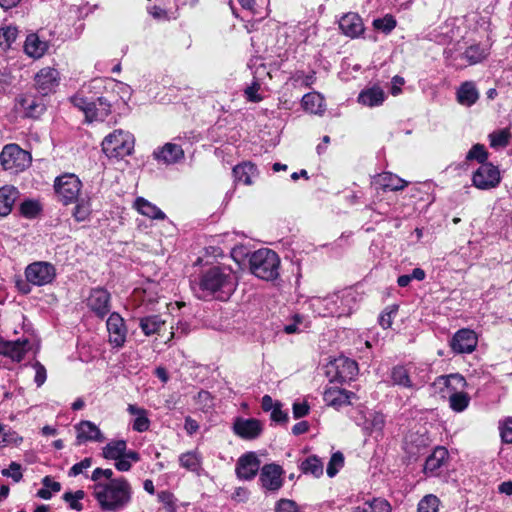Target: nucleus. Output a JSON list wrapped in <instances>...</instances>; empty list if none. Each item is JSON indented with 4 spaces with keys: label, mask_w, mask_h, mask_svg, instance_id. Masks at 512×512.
Listing matches in <instances>:
<instances>
[{
    "label": "nucleus",
    "mask_w": 512,
    "mask_h": 512,
    "mask_svg": "<svg viewBox=\"0 0 512 512\" xmlns=\"http://www.w3.org/2000/svg\"><path fill=\"white\" fill-rule=\"evenodd\" d=\"M130 95V87L114 79L95 78L84 84L70 102L81 110L87 121H103L114 105Z\"/></svg>",
    "instance_id": "nucleus-1"
},
{
    "label": "nucleus",
    "mask_w": 512,
    "mask_h": 512,
    "mask_svg": "<svg viewBox=\"0 0 512 512\" xmlns=\"http://www.w3.org/2000/svg\"><path fill=\"white\" fill-rule=\"evenodd\" d=\"M238 285L237 277L229 266L216 265L201 271L191 282V288L198 299L226 301Z\"/></svg>",
    "instance_id": "nucleus-2"
},
{
    "label": "nucleus",
    "mask_w": 512,
    "mask_h": 512,
    "mask_svg": "<svg viewBox=\"0 0 512 512\" xmlns=\"http://www.w3.org/2000/svg\"><path fill=\"white\" fill-rule=\"evenodd\" d=\"M132 493V487L124 477L93 485V495L103 511L117 512L124 509L131 502Z\"/></svg>",
    "instance_id": "nucleus-3"
},
{
    "label": "nucleus",
    "mask_w": 512,
    "mask_h": 512,
    "mask_svg": "<svg viewBox=\"0 0 512 512\" xmlns=\"http://www.w3.org/2000/svg\"><path fill=\"white\" fill-rule=\"evenodd\" d=\"M309 308L320 317H341L352 313L357 303V293L349 288L326 297H312Z\"/></svg>",
    "instance_id": "nucleus-4"
},
{
    "label": "nucleus",
    "mask_w": 512,
    "mask_h": 512,
    "mask_svg": "<svg viewBox=\"0 0 512 512\" xmlns=\"http://www.w3.org/2000/svg\"><path fill=\"white\" fill-rule=\"evenodd\" d=\"M249 264L251 272L262 280L272 281L279 276L280 258L273 250L263 248L255 251Z\"/></svg>",
    "instance_id": "nucleus-5"
},
{
    "label": "nucleus",
    "mask_w": 512,
    "mask_h": 512,
    "mask_svg": "<svg viewBox=\"0 0 512 512\" xmlns=\"http://www.w3.org/2000/svg\"><path fill=\"white\" fill-rule=\"evenodd\" d=\"M134 137L129 132L115 130L102 141V151L109 158L121 159L132 153Z\"/></svg>",
    "instance_id": "nucleus-6"
},
{
    "label": "nucleus",
    "mask_w": 512,
    "mask_h": 512,
    "mask_svg": "<svg viewBox=\"0 0 512 512\" xmlns=\"http://www.w3.org/2000/svg\"><path fill=\"white\" fill-rule=\"evenodd\" d=\"M82 189V182L72 173H66L56 177L54 190L58 201L64 205L75 203L79 199Z\"/></svg>",
    "instance_id": "nucleus-7"
},
{
    "label": "nucleus",
    "mask_w": 512,
    "mask_h": 512,
    "mask_svg": "<svg viewBox=\"0 0 512 512\" xmlns=\"http://www.w3.org/2000/svg\"><path fill=\"white\" fill-rule=\"evenodd\" d=\"M0 162L4 170L18 173L30 165L31 155L17 144H8L2 149Z\"/></svg>",
    "instance_id": "nucleus-8"
},
{
    "label": "nucleus",
    "mask_w": 512,
    "mask_h": 512,
    "mask_svg": "<svg viewBox=\"0 0 512 512\" xmlns=\"http://www.w3.org/2000/svg\"><path fill=\"white\" fill-rule=\"evenodd\" d=\"M417 368L413 364L397 365L392 368L390 377L393 385H397L410 390H418L424 386L426 380L417 377Z\"/></svg>",
    "instance_id": "nucleus-9"
},
{
    "label": "nucleus",
    "mask_w": 512,
    "mask_h": 512,
    "mask_svg": "<svg viewBox=\"0 0 512 512\" xmlns=\"http://www.w3.org/2000/svg\"><path fill=\"white\" fill-rule=\"evenodd\" d=\"M501 177L498 168L491 163H484L473 173V185L481 190L495 188L500 183Z\"/></svg>",
    "instance_id": "nucleus-10"
},
{
    "label": "nucleus",
    "mask_w": 512,
    "mask_h": 512,
    "mask_svg": "<svg viewBox=\"0 0 512 512\" xmlns=\"http://www.w3.org/2000/svg\"><path fill=\"white\" fill-rule=\"evenodd\" d=\"M55 268L47 262H34L27 266L25 276L28 282L33 285L43 286L55 278Z\"/></svg>",
    "instance_id": "nucleus-11"
},
{
    "label": "nucleus",
    "mask_w": 512,
    "mask_h": 512,
    "mask_svg": "<svg viewBox=\"0 0 512 512\" xmlns=\"http://www.w3.org/2000/svg\"><path fill=\"white\" fill-rule=\"evenodd\" d=\"M467 386L466 379L460 374L442 375L435 379L432 388L435 393H439L442 398L448 399V394H453L460 390H465Z\"/></svg>",
    "instance_id": "nucleus-12"
},
{
    "label": "nucleus",
    "mask_w": 512,
    "mask_h": 512,
    "mask_svg": "<svg viewBox=\"0 0 512 512\" xmlns=\"http://www.w3.org/2000/svg\"><path fill=\"white\" fill-rule=\"evenodd\" d=\"M430 445V439L426 433L409 432L404 438L403 449L409 460H416L424 455Z\"/></svg>",
    "instance_id": "nucleus-13"
},
{
    "label": "nucleus",
    "mask_w": 512,
    "mask_h": 512,
    "mask_svg": "<svg viewBox=\"0 0 512 512\" xmlns=\"http://www.w3.org/2000/svg\"><path fill=\"white\" fill-rule=\"evenodd\" d=\"M74 428L76 431V446H81L88 442L103 443L105 441L104 434L92 421L82 420Z\"/></svg>",
    "instance_id": "nucleus-14"
},
{
    "label": "nucleus",
    "mask_w": 512,
    "mask_h": 512,
    "mask_svg": "<svg viewBox=\"0 0 512 512\" xmlns=\"http://www.w3.org/2000/svg\"><path fill=\"white\" fill-rule=\"evenodd\" d=\"M233 432L244 440H254L258 438L263 431V424L255 418H235L232 426Z\"/></svg>",
    "instance_id": "nucleus-15"
},
{
    "label": "nucleus",
    "mask_w": 512,
    "mask_h": 512,
    "mask_svg": "<svg viewBox=\"0 0 512 512\" xmlns=\"http://www.w3.org/2000/svg\"><path fill=\"white\" fill-rule=\"evenodd\" d=\"M16 109L27 118H38L45 111L43 100L33 94H21L16 98Z\"/></svg>",
    "instance_id": "nucleus-16"
},
{
    "label": "nucleus",
    "mask_w": 512,
    "mask_h": 512,
    "mask_svg": "<svg viewBox=\"0 0 512 512\" xmlns=\"http://www.w3.org/2000/svg\"><path fill=\"white\" fill-rule=\"evenodd\" d=\"M109 343L116 348H120L126 342L127 328L124 319L120 314L111 313L106 322Z\"/></svg>",
    "instance_id": "nucleus-17"
},
{
    "label": "nucleus",
    "mask_w": 512,
    "mask_h": 512,
    "mask_svg": "<svg viewBox=\"0 0 512 512\" xmlns=\"http://www.w3.org/2000/svg\"><path fill=\"white\" fill-rule=\"evenodd\" d=\"M476 333L468 328L458 330L450 341L453 352L457 354L471 353L477 346Z\"/></svg>",
    "instance_id": "nucleus-18"
},
{
    "label": "nucleus",
    "mask_w": 512,
    "mask_h": 512,
    "mask_svg": "<svg viewBox=\"0 0 512 512\" xmlns=\"http://www.w3.org/2000/svg\"><path fill=\"white\" fill-rule=\"evenodd\" d=\"M59 81V72L52 67L42 68L35 75L36 88L42 95H48L54 92L59 85Z\"/></svg>",
    "instance_id": "nucleus-19"
},
{
    "label": "nucleus",
    "mask_w": 512,
    "mask_h": 512,
    "mask_svg": "<svg viewBox=\"0 0 512 512\" xmlns=\"http://www.w3.org/2000/svg\"><path fill=\"white\" fill-rule=\"evenodd\" d=\"M29 349L30 343L26 338L15 341L0 338V354L13 361L20 362Z\"/></svg>",
    "instance_id": "nucleus-20"
},
{
    "label": "nucleus",
    "mask_w": 512,
    "mask_h": 512,
    "mask_svg": "<svg viewBox=\"0 0 512 512\" xmlns=\"http://www.w3.org/2000/svg\"><path fill=\"white\" fill-rule=\"evenodd\" d=\"M260 469V460L255 453L248 452L242 455L236 464V475L241 480L253 479Z\"/></svg>",
    "instance_id": "nucleus-21"
},
{
    "label": "nucleus",
    "mask_w": 512,
    "mask_h": 512,
    "mask_svg": "<svg viewBox=\"0 0 512 512\" xmlns=\"http://www.w3.org/2000/svg\"><path fill=\"white\" fill-rule=\"evenodd\" d=\"M184 150L175 143H165L153 152L154 159L165 165H173L184 159Z\"/></svg>",
    "instance_id": "nucleus-22"
},
{
    "label": "nucleus",
    "mask_w": 512,
    "mask_h": 512,
    "mask_svg": "<svg viewBox=\"0 0 512 512\" xmlns=\"http://www.w3.org/2000/svg\"><path fill=\"white\" fill-rule=\"evenodd\" d=\"M283 469L277 464H266L260 471V482L263 488L277 491L283 485Z\"/></svg>",
    "instance_id": "nucleus-23"
},
{
    "label": "nucleus",
    "mask_w": 512,
    "mask_h": 512,
    "mask_svg": "<svg viewBox=\"0 0 512 512\" xmlns=\"http://www.w3.org/2000/svg\"><path fill=\"white\" fill-rule=\"evenodd\" d=\"M88 307L99 317H104L110 311V294L103 288L92 289L87 299Z\"/></svg>",
    "instance_id": "nucleus-24"
},
{
    "label": "nucleus",
    "mask_w": 512,
    "mask_h": 512,
    "mask_svg": "<svg viewBox=\"0 0 512 512\" xmlns=\"http://www.w3.org/2000/svg\"><path fill=\"white\" fill-rule=\"evenodd\" d=\"M339 28L344 35L357 38L364 32V24L357 13L349 12L339 20Z\"/></svg>",
    "instance_id": "nucleus-25"
},
{
    "label": "nucleus",
    "mask_w": 512,
    "mask_h": 512,
    "mask_svg": "<svg viewBox=\"0 0 512 512\" xmlns=\"http://www.w3.org/2000/svg\"><path fill=\"white\" fill-rule=\"evenodd\" d=\"M354 393L349 392L339 387H329L323 394L324 402L335 409H340L351 403V398L354 397Z\"/></svg>",
    "instance_id": "nucleus-26"
},
{
    "label": "nucleus",
    "mask_w": 512,
    "mask_h": 512,
    "mask_svg": "<svg viewBox=\"0 0 512 512\" xmlns=\"http://www.w3.org/2000/svg\"><path fill=\"white\" fill-rule=\"evenodd\" d=\"M259 175L256 165L250 161L242 162L233 168L235 182L250 186Z\"/></svg>",
    "instance_id": "nucleus-27"
},
{
    "label": "nucleus",
    "mask_w": 512,
    "mask_h": 512,
    "mask_svg": "<svg viewBox=\"0 0 512 512\" xmlns=\"http://www.w3.org/2000/svg\"><path fill=\"white\" fill-rule=\"evenodd\" d=\"M479 91L473 81L463 82L456 91L457 102L465 107L473 106L479 99Z\"/></svg>",
    "instance_id": "nucleus-28"
},
{
    "label": "nucleus",
    "mask_w": 512,
    "mask_h": 512,
    "mask_svg": "<svg viewBox=\"0 0 512 512\" xmlns=\"http://www.w3.org/2000/svg\"><path fill=\"white\" fill-rule=\"evenodd\" d=\"M49 43L46 40L40 38L36 33H31L26 37L24 43L25 53L34 58H41L48 50Z\"/></svg>",
    "instance_id": "nucleus-29"
},
{
    "label": "nucleus",
    "mask_w": 512,
    "mask_h": 512,
    "mask_svg": "<svg viewBox=\"0 0 512 512\" xmlns=\"http://www.w3.org/2000/svg\"><path fill=\"white\" fill-rule=\"evenodd\" d=\"M448 458V451L444 447H436L433 453L426 459L424 473L435 476Z\"/></svg>",
    "instance_id": "nucleus-30"
},
{
    "label": "nucleus",
    "mask_w": 512,
    "mask_h": 512,
    "mask_svg": "<svg viewBox=\"0 0 512 512\" xmlns=\"http://www.w3.org/2000/svg\"><path fill=\"white\" fill-rule=\"evenodd\" d=\"M374 183L383 190L398 191L407 186V181L391 172H383L374 178Z\"/></svg>",
    "instance_id": "nucleus-31"
},
{
    "label": "nucleus",
    "mask_w": 512,
    "mask_h": 512,
    "mask_svg": "<svg viewBox=\"0 0 512 512\" xmlns=\"http://www.w3.org/2000/svg\"><path fill=\"white\" fill-rule=\"evenodd\" d=\"M127 411L130 415L134 416L132 428L136 432H146L150 428V419L148 418V411L144 408L138 407L135 404H129Z\"/></svg>",
    "instance_id": "nucleus-32"
},
{
    "label": "nucleus",
    "mask_w": 512,
    "mask_h": 512,
    "mask_svg": "<svg viewBox=\"0 0 512 512\" xmlns=\"http://www.w3.org/2000/svg\"><path fill=\"white\" fill-rule=\"evenodd\" d=\"M133 206L141 215L152 220L166 219V214L160 208L143 197H137Z\"/></svg>",
    "instance_id": "nucleus-33"
},
{
    "label": "nucleus",
    "mask_w": 512,
    "mask_h": 512,
    "mask_svg": "<svg viewBox=\"0 0 512 512\" xmlns=\"http://www.w3.org/2000/svg\"><path fill=\"white\" fill-rule=\"evenodd\" d=\"M385 100V93L379 86L366 88L358 95V102L364 106L375 107L381 105Z\"/></svg>",
    "instance_id": "nucleus-34"
},
{
    "label": "nucleus",
    "mask_w": 512,
    "mask_h": 512,
    "mask_svg": "<svg viewBox=\"0 0 512 512\" xmlns=\"http://www.w3.org/2000/svg\"><path fill=\"white\" fill-rule=\"evenodd\" d=\"M368 434L382 435L385 426V416L380 412H368L364 415V422L360 424Z\"/></svg>",
    "instance_id": "nucleus-35"
},
{
    "label": "nucleus",
    "mask_w": 512,
    "mask_h": 512,
    "mask_svg": "<svg viewBox=\"0 0 512 512\" xmlns=\"http://www.w3.org/2000/svg\"><path fill=\"white\" fill-rule=\"evenodd\" d=\"M18 197L19 191L15 187L6 185L0 188V216L10 214Z\"/></svg>",
    "instance_id": "nucleus-36"
},
{
    "label": "nucleus",
    "mask_w": 512,
    "mask_h": 512,
    "mask_svg": "<svg viewBox=\"0 0 512 512\" xmlns=\"http://www.w3.org/2000/svg\"><path fill=\"white\" fill-rule=\"evenodd\" d=\"M337 376L341 381L352 380L358 373V364L349 358H339L335 361Z\"/></svg>",
    "instance_id": "nucleus-37"
},
{
    "label": "nucleus",
    "mask_w": 512,
    "mask_h": 512,
    "mask_svg": "<svg viewBox=\"0 0 512 512\" xmlns=\"http://www.w3.org/2000/svg\"><path fill=\"white\" fill-rule=\"evenodd\" d=\"M179 464L186 470L200 475L202 471V456L197 450L182 453L179 456Z\"/></svg>",
    "instance_id": "nucleus-38"
},
{
    "label": "nucleus",
    "mask_w": 512,
    "mask_h": 512,
    "mask_svg": "<svg viewBox=\"0 0 512 512\" xmlns=\"http://www.w3.org/2000/svg\"><path fill=\"white\" fill-rule=\"evenodd\" d=\"M127 449V441L124 439L111 440L102 448V456L107 460H118L121 458L126 452Z\"/></svg>",
    "instance_id": "nucleus-39"
},
{
    "label": "nucleus",
    "mask_w": 512,
    "mask_h": 512,
    "mask_svg": "<svg viewBox=\"0 0 512 512\" xmlns=\"http://www.w3.org/2000/svg\"><path fill=\"white\" fill-rule=\"evenodd\" d=\"M302 107L312 114H322L325 110L324 98L317 92L307 93L302 97Z\"/></svg>",
    "instance_id": "nucleus-40"
},
{
    "label": "nucleus",
    "mask_w": 512,
    "mask_h": 512,
    "mask_svg": "<svg viewBox=\"0 0 512 512\" xmlns=\"http://www.w3.org/2000/svg\"><path fill=\"white\" fill-rule=\"evenodd\" d=\"M488 55V48L480 44H473L469 46L462 54L469 65L477 64L484 60Z\"/></svg>",
    "instance_id": "nucleus-41"
},
{
    "label": "nucleus",
    "mask_w": 512,
    "mask_h": 512,
    "mask_svg": "<svg viewBox=\"0 0 512 512\" xmlns=\"http://www.w3.org/2000/svg\"><path fill=\"white\" fill-rule=\"evenodd\" d=\"M164 324L165 320L161 319L159 315L142 317L139 322V326L146 336L158 333Z\"/></svg>",
    "instance_id": "nucleus-42"
},
{
    "label": "nucleus",
    "mask_w": 512,
    "mask_h": 512,
    "mask_svg": "<svg viewBox=\"0 0 512 512\" xmlns=\"http://www.w3.org/2000/svg\"><path fill=\"white\" fill-rule=\"evenodd\" d=\"M300 469L304 474L320 477L323 474L324 466L322 461L313 455L301 462Z\"/></svg>",
    "instance_id": "nucleus-43"
},
{
    "label": "nucleus",
    "mask_w": 512,
    "mask_h": 512,
    "mask_svg": "<svg viewBox=\"0 0 512 512\" xmlns=\"http://www.w3.org/2000/svg\"><path fill=\"white\" fill-rule=\"evenodd\" d=\"M449 406L454 412H463L470 403V396L465 390L448 394Z\"/></svg>",
    "instance_id": "nucleus-44"
},
{
    "label": "nucleus",
    "mask_w": 512,
    "mask_h": 512,
    "mask_svg": "<svg viewBox=\"0 0 512 512\" xmlns=\"http://www.w3.org/2000/svg\"><path fill=\"white\" fill-rule=\"evenodd\" d=\"M43 487L38 490L37 496L44 500H49L52 493H57L61 490V484L54 481L50 476H45L42 480Z\"/></svg>",
    "instance_id": "nucleus-45"
},
{
    "label": "nucleus",
    "mask_w": 512,
    "mask_h": 512,
    "mask_svg": "<svg viewBox=\"0 0 512 512\" xmlns=\"http://www.w3.org/2000/svg\"><path fill=\"white\" fill-rule=\"evenodd\" d=\"M140 454L134 450H129L121 458L115 460V468L120 472H127L131 469L132 463L140 461Z\"/></svg>",
    "instance_id": "nucleus-46"
},
{
    "label": "nucleus",
    "mask_w": 512,
    "mask_h": 512,
    "mask_svg": "<svg viewBox=\"0 0 512 512\" xmlns=\"http://www.w3.org/2000/svg\"><path fill=\"white\" fill-rule=\"evenodd\" d=\"M157 287V284L149 283L148 286L143 290H135L134 299H141L143 302H147L148 304H154L158 299V294L156 291Z\"/></svg>",
    "instance_id": "nucleus-47"
},
{
    "label": "nucleus",
    "mask_w": 512,
    "mask_h": 512,
    "mask_svg": "<svg viewBox=\"0 0 512 512\" xmlns=\"http://www.w3.org/2000/svg\"><path fill=\"white\" fill-rule=\"evenodd\" d=\"M396 25L397 21L391 14H386L382 18L373 20V27L386 35L390 34L395 29Z\"/></svg>",
    "instance_id": "nucleus-48"
},
{
    "label": "nucleus",
    "mask_w": 512,
    "mask_h": 512,
    "mask_svg": "<svg viewBox=\"0 0 512 512\" xmlns=\"http://www.w3.org/2000/svg\"><path fill=\"white\" fill-rule=\"evenodd\" d=\"M41 210L42 207L36 200H25L20 205V214L27 219L36 218Z\"/></svg>",
    "instance_id": "nucleus-49"
},
{
    "label": "nucleus",
    "mask_w": 512,
    "mask_h": 512,
    "mask_svg": "<svg viewBox=\"0 0 512 512\" xmlns=\"http://www.w3.org/2000/svg\"><path fill=\"white\" fill-rule=\"evenodd\" d=\"M18 29L15 26H6L0 28V48L5 50L9 48L16 40Z\"/></svg>",
    "instance_id": "nucleus-50"
},
{
    "label": "nucleus",
    "mask_w": 512,
    "mask_h": 512,
    "mask_svg": "<svg viewBox=\"0 0 512 512\" xmlns=\"http://www.w3.org/2000/svg\"><path fill=\"white\" fill-rule=\"evenodd\" d=\"M85 497L83 490H77L75 492H66L63 495V500L69 505L70 509L75 511H82L84 509L81 500Z\"/></svg>",
    "instance_id": "nucleus-51"
},
{
    "label": "nucleus",
    "mask_w": 512,
    "mask_h": 512,
    "mask_svg": "<svg viewBox=\"0 0 512 512\" xmlns=\"http://www.w3.org/2000/svg\"><path fill=\"white\" fill-rule=\"evenodd\" d=\"M440 501L437 496L429 494L424 496L418 503V512H438Z\"/></svg>",
    "instance_id": "nucleus-52"
},
{
    "label": "nucleus",
    "mask_w": 512,
    "mask_h": 512,
    "mask_svg": "<svg viewBox=\"0 0 512 512\" xmlns=\"http://www.w3.org/2000/svg\"><path fill=\"white\" fill-rule=\"evenodd\" d=\"M343 465H344L343 454L341 452L333 453L328 462V465H327V469H326L327 475L331 478L334 477L339 472V470L343 467Z\"/></svg>",
    "instance_id": "nucleus-53"
},
{
    "label": "nucleus",
    "mask_w": 512,
    "mask_h": 512,
    "mask_svg": "<svg viewBox=\"0 0 512 512\" xmlns=\"http://www.w3.org/2000/svg\"><path fill=\"white\" fill-rule=\"evenodd\" d=\"M488 158V153L482 144H475L472 146V148L469 150V152L466 155V160H476L479 163L484 164L487 163L486 160Z\"/></svg>",
    "instance_id": "nucleus-54"
},
{
    "label": "nucleus",
    "mask_w": 512,
    "mask_h": 512,
    "mask_svg": "<svg viewBox=\"0 0 512 512\" xmlns=\"http://www.w3.org/2000/svg\"><path fill=\"white\" fill-rule=\"evenodd\" d=\"M509 137L510 134L505 129L495 131L489 135L490 145L493 148L505 147L509 143Z\"/></svg>",
    "instance_id": "nucleus-55"
},
{
    "label": "nucleus",
    "mask_w": 512,
    "mask_h": 512,
    "mask_svg": "<svg viewBox=\"0 0 512 512\" xmlns=\"http://www.w3.org/2000/svg\"><path fill=\"white\" fill-rule=\"evenodd\" d=\"M76 206L73 211V216L78 222L85 221L89 218L91 214L90 204L87 201L81 200L80 202H75Z\"/></svg>",
    "instance_id": "nucleus-56"
},
{
    "label": "nucleus",
    "mask_w": 512,
    "mask_h": 512,
    "mask_svg": "<svg viewBox=\"0 0 512 512\" xmlns=\"http://www.w3.org/2000/svg\"><path fill=\"white\" fill-rule=\"evenodd\" d=\"M158 500L162 503L167 512H176L177 505L174 495L169 491H161L158 493Z\"/></svg>",
    "instance_id": "nucleus-57"
},
{
    "label": "nucleus",
    "mask_w": 512,
    "mask_h": 512,
    "mask_svg": "<svg viewBox=\"0 0 512 512\" xmlns=\"http://www.w3.org/2000/svg\"><path fill=\"white\" fill-rule=\"evenodd\" d=\"M1 474L4 477L11 478L15 483L20 482L23 478L22 467L17 462H11L8 468L1 471Z\"/></svg>",
    "instance_id": "nucleus-58"
},
{
    "label": "nucleus",
    "mask_w": 512,
    "mask_h": 512,
    "mask_svg": "<svg viewBox=\"0 0 512 512\" xmlns=\"http://www.w3.org/2000/svg\"><path fill=\"white\" fill-rule=\"evenodd\" d=\"M275 512H301L298 504L291 499L282 498L275 504Z\"/></svg>",
    "instance_id": "nucleus-59"
},
{
    "label": "nucleus",
    "mask_w": 512,
    "mask_h": 512,
    "mask_svg": "<svg viewBox=\"0 0 512 512\" xmlns=\"http://www.w3.org/2000/svg\"><path fill=\"white\" fill-rule=\"evenodd\" d=\"M261 84L259 81L254 80L250 86L244 90L246 99L250 102L258 103L262 101V96L259 94Z\"/></svg>",
    "instance_id": "nucleus-60"
},
{
    "label": "nucleus",
    "mask_w": 512,
    "mask_h": 512,
    "mask_svg": "<svg viewBox=\"0 0 512 512\" xmlns=\"http://www.w3.org/2000/svg\"><path fill=\"white\" fill-rule=\"evenodd\" d=\"M499 429L502 441L512 444V417H508L500 422Z\"/></svg>",
    "instance_id": "nucleus-61"
},
{
    "label": "nucleus",
    "mask_w": 512,
    "mask_h": 512,
    "mask_svg": "<svg viewBox=\"0 0 512 512\" xmlns=\"http://www.w3.org/2000/svg\"><path fill=\"white\" fill-rule=\"evenodd\" d=\"M92 465V459L87 457L81 460L80 462L74 464L68 471L69 477H76L83 473L84 470L90 468Z\"/></svg>",
    "instance_id": "nucleus-62"
},
{
    "label": "nucleus",
    "mask_w": 512,
    "mask_h": 512,
    "mask_svg": "<svg viewBox=\"0 0 512 512\" xmlns=\"http://www.w3.org/2000/svg\"><path fill=\"white\" fill-rule=\"evenodd\" d=\"M371 512H391V506L385 499L375 498L369 503Z\"/></svg>",
    "instance_id": "nucleus-63"
},
{
    "label": "nucleus",
    "mask_w": 512,
    "mask_h": 512,
    "mask_svg": "<svg viewBox=\"0 0 512 512\" xmlns=\"http://www.w3.org/2000/svg\"><path fill=\"white\" fill-rule=\"evenodd\" d=\"M34 369H35V376H34V382L36 383L37 387H40L42 386L46 379H47V372H46V369L45 367L39 363V362H36L34 365H33Z\"/></svg>",
    "instance_id": "nucleus-64"
}]
</instances>
